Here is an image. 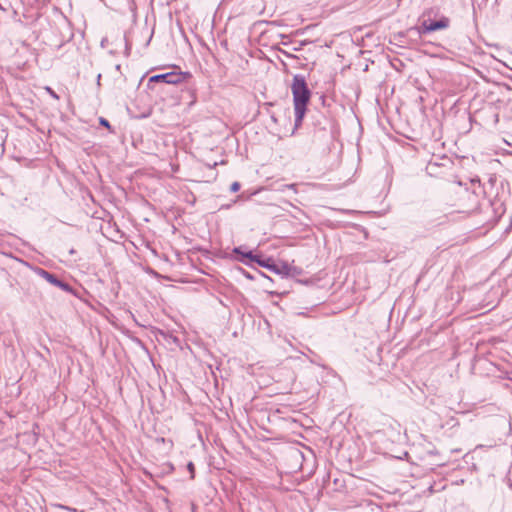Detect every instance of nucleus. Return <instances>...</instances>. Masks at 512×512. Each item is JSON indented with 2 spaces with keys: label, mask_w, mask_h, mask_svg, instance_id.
<instances>
[{
  "label": "nucleus",
  "mask_w": 512,
  "mask_h": 512,
  "mask_svg": "<svg viewBox=\"0 0 512 512\" xmlns=\"http://www.w3.org/2000/svg\"><path fill=\"white\" fill-rule=\"evenodd\" d=\"M36 273L42 277L43 279H45L47 282H49L50 284L56 286V287H59L60 289H62L63 291H67V292H70L71 291V287L68 283L58 279L54 274L42 269V268H37L36 269Z\"/></svg>",
  "instance_id": "4"
},
{
  "label": "nucleus",
  "mask_w": 512,
  "mask_h": 512,
  "mask_svg": "<svg viewBox=\"0 0 512 512\" xmlns=\"http://www.w3.org/2000/svg\"><path fill=\"white\" fill-rule=\"evenodd\" d=\"M471 196L474 198L475 203H477V200H476V192H475V191H473V192H472Z\"/></svg>",
  "instance_id": "20"
},
{
  "label": "nucleus",
  "mask_w": 512,
  "mask_h": 512,
  "mask_svg": "<svg viewBox=\"0 0 512 512\" xmlns=\"http://www.w3.org/2000/svg\"><path fill=\"white\" fill-rule=\"evenodd\" d=\"M476 183L478 184V187L480 188V180L479 179H471L472 185H475Z\"/></svg>",
  "instance_id": "14"
},
{
  "label": "nucleus",
  "mask_w": 512,
  "mask_h": 512,
  "mask_svg": "<svg viewBox=\"0 0 512 512\" xmlns=\"http://www.w3.org/2000/svg\"><path fill=\"white\" fill-rule=\"evenodd\" d=\"M449 24V18L443 16L439 20H424L417 30L420 35L428 34L437 30L446 29L449 27Z\"/></svg>",
  "instance_id": "3"
},
{
  "label": "nucleus",
  "mask_w": 512,
  "mask_h": 512,
  "mask_svg": "<svg viewBox=\"0 0 512 512\" xmlns=\"http://www.w3.org/2000/svg\"><path fill=\"white\" fill-rule=\"evenodd\" d=\"M99 123L100 125L106 127V128H110V123L107 119L103 118V117H100L99 118Z\"/></svg>",
  "instance_id": "11"
},
{
  "label": "nucleus",
  "mask_w": 512,
  "mask_h": 512,
  "mask_svg": "<svg viewBox=\"0 0 512 512\" xmlns=\"http://www.w3.org/2000/svg\"><path fill=\"white\" fill-rule=\"evenodd\" d=\"M233 253L234 254H240L242 257L248 258L249 260H251L253 262H256L261 267H264V268H267V269L272 268V266H270V264L272 262V260L270 258L263 259V258H261L258 255H254L252 253V251L243 252L241 250V247H235L233 249Z\"/></svg>",
  "instance_id": "5"
},
{
  "label": "nucleus",
  "mask_w": 512,
  "mask_h": 512,
  "mask_svg": "<svg viewBox=\"0 0 512 512\" xmlns=\"http://www.w3.org/2000/svg\"><path fill=\"white\" fill-rule=\"evenodd\" d=\"M152 35H150L149 39L147 40L146 42V45H148L150 43V39H151Z\"/></svg>",
  "instance_id": "21"
},
{
  "label": "nucleus",
  "mask_w": 512,
  "mask_h": 512,
  "mask_svg": "<svg viewBox=\"0 0 512 512\" xmlns=\"http://www.w3.org/2000/svg\"><path fill=\"white\" fill-rule=\"evenodd\" d=\"M48 91L50 92V94L54 97V98H58V96L56 95V93L54 91H52L50 88H47Z\"/></svg>",
  "instance_id": "15"
},
{
  "label": "nucleus",
  "mask_w": 512,
  "mask_h": 512,
  "mask_svg": "<svg viewBox=\"0 0 512 512\" xmlns=\"http://www.w3.org/2000/svg\"><path fill=\"white\" fill-rule=\"evenodd\" d=\"M130 339L135 341L137 344H140V340L138 338L130 337Z\"/></svg>",
  "instance_id": "17"
},
{
  "label": "nucleus",
  "mask_w": 512,
  "mask_h": 512,
  "mask_svg": "<svg viewBox=\"0 0 512 512\" xmlns=\"http://www.w3.org/2000/svg\"><path fill=\"white\" fill-rule=\"evenodd\" d=\"M437 165H438L437 163L429 162L427 169L431 170L433 167H436Z\"/></svg>",
  "instance_id": "13"
},
{
  "label": "nucleus",
  "mask_w": 512,
  "mask_h": 512,
  "mask_svg": "<svg viewBox=\"0 0 512 512\" xmlns=\"http://www.w3.org/2000/svg\"><path fill=\"white\" fill-rule=\"evenodd\" d=\"M291 91L294 104L295 128H298L302 124L311 98V91L303 75L296 74L293 76Z\"/></svg>",
  "instance_id": "1"
},
{
  "label": "nucleus",
  "mask_w": 512,
  "mask_h": 512,
  "mask_svg": "<svg viewBox=\"0 0 512 512\" xmlns=\"http://www.w3.org/2000/svg\"><path fill=\"white\" fill-rule=\"evenodd\" d=\"M124 41H125V52L128 51V36L127 33H124Z\"/></svg>",
  "instance_id": "12"
},
{
  "label": "nucleus",
  "mask_w": 512,
  "mask_h": 512,
  "mask_svg": "<svg viewBox=\"0 0 512 512\" xmlns=\"http://www.w3.org/2000/svg\"><path fill=\"white\" fill-rule=\"evenodd\" d=\"M52 506L55 507V508L67 510L69 512H77V509L71 508V507H68V506H65V505H62V504H59V503L52 504Z\"/></svg>",
  "instance_id": "8"
},
{
  "label": "nucleus",
  "mask_w": 512,
  "mask_h": 512,
  "mask_svg": "<svg viewBox=\"0 0 512 512\" xmlns=\"http://www.w3.org/2000/svg\"><path fill=\"white\" fill-rule=\"evenodd\" d=\"M279 190L281 192H285L286 190H292L294 193H297V185L296 184H285V185H282Z\"/></svg>",
  "instance_id": "7"
},
{
  "label": "nucleus",
  "mask_w": 512,
  "mask_h": 512,
  "mask_svg": "<svg viewBox=\"0 0 512 512\" xmlns=\"http://www.w3.org/2000/svg\"><path fill=\"white\" fill-rule=\"evenodd\" d=\"M189 72H167L163 74H156L149 78L148 85L151 83H166V84H172L177 85L182 83L186 78L190 77Z\"/></svg>",
  "instance_id": "2"
},
{
  "label": "nucleus",
  "mask_w": 512,
  "mask_h": 512,
  "mask_svg": "<svg viewBox=\"0 0 512 512\" xmlns=\"http://www.w3.org/2000/svg\"><path fill=\"white\" fill-rule=\"evenodd\" d=\"M506 378L512 381V371L506 373Z\"/></svg>",
  "instance_id": "16"
},
{
  "label": "nucleus",
  "mask_w": 512,
  "mask_h": 512,
  "mask_svg": "<svg viewBox=\"0 0 512 512\" xmlns=\"http://www.w3.org/2000/svg\"><path fill=\"white\" fill-rule=\"evenodd\" d=\"M240 187H241V186H240V183H239V182H233V183L231 184V186H230V191H231V192H237V191H239Z\"/></svg>",
  "instance_id": "10"
},
{
  "label": "nucleus",
  "mask_w": 512,
  "mask_h": 512,
  "mask_svg": "<svg viewBox=\"0 0 512 512\" xmlns=\"http://www.w3.org/2000/svg\"><path fill=\"white\" fill-rule=\"evenodd\" d=\"M187 469H188V471L190 473V478L194 479V477H195V466H194L193 462H189L187 464Z\"/></svg>",
  "instance_id": "9"
},
{
  "label": "nucleus",
  "mask_w": 512,
  "mask_h": 512,
  "mask_svg": "<svg viewBox=\"0 0 512 512\" xmlns=\"http://www.w3.org/2000/svg\"><path fill=\"white\" fill-rule=\"evenodd\" d=\"M270 266H272V268H269V270H271L277 274H287L288 273V266L286 264L279 266L272 262L270 264Z\"/></svg>",
  "instance_id": "6"
},
{
  "label": "nucleus",
  "mask_w": 512,
  "mask_h": 512,
  "mask_svg": "<svg viewBox=\"0 0 512 512\" xmlns=\"http://www.w3.org/2000/svg\"><path fill=\"white\" fill-rule=\"evenodd\" d=\"M320 99H321V103H322L323 105H325V101H326L325 96H323V95H322V96L320 97Z\"/></svg>",
  "instance_id": "18"
},
{
  "label": "nucleus",
  "mask_w": 512,
  "mask_h": 512,
  "mask_svg": "<svg viewBox=\"0 0 512 512\" xmlns=\"http://www.w3.org/2000/svg\"><path fill=\"white\" fill-rule=\"evenodd\" d=\"M271 120H272L274 123H276V122H277V118L275 117V115H273V114L271 115Z\"/></svg>",
  "instance_id": "19"
}]
</instances>
